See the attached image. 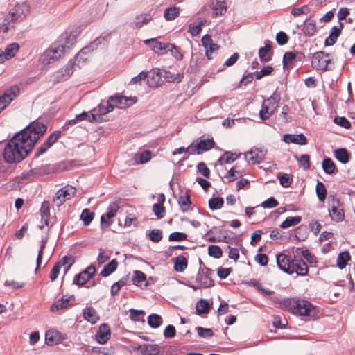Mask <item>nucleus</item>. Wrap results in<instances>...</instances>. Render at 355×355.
Returning <instances> with one entry per match:
<instances>
[{
	"label": "nucleus",
	"instance_id": "obj_37",
	"mask_svg": "<svg viewBox=\"0 0 355 355\" xmlns=\"http://www.w3.org/2000/svg\"><path fill=\"white\" fill-rule=\"evenodd\" d=\"M271 50V46L269 44H266L265 46L261 47L259 50V55L261 62H268L271 59V55L269 52Z\"/></svg>",
	"mask_w": 355,
	"mask_h": 355
},
{
	"label": "nucleus",
	"instance_id": "obj_12",
	"mask_svg": "<svg viewBox=\"0 0 355 355\" xmlns=\"http://www.w3.org/2000/svg\"><path fill=\"white\" fill-rule=\"evenodd\" d=\"M329 55L325 54L323 51H318L313 54L311 64L317 70H326L328 64L330 62Z\"/></svg>",
	"mask_w": 355,
	"mask_h": 355
},
{
	"label": "nucleus",
	"instance_id": "obj_4",
	"mask_svg": "<svg viewBox=\"0 0 355 355\" xmlns=\"http://www.w3.org/2000/svg\"><path fill=\"white\" fill-rule=\"evenodd\" d=\"M282 309H285L291 313L299 315L314 317L318 313V310L309 302L296 298L284 299L281 302Z\"/></svg>",
	"mask_w": 355,
	"mask_h": 355
},
{
	"label": "nucleus",
	"instance_id": "obj_19",
	"mask_svg": "<svg viewBox=\"0 0 355 355\" xmlns=\"http://www.w3.org/2000/svg\"><path fill=\"white\" fill-rule=\"evenodd\" d=\"M214 141L213 139H200L199 141L195 143L192 152L197 154H201L205 151L209 150L213 148Z\"/></svg>",
	"mask_w": 355,
	"mask_h": 355
},
{
	"label": "nucleus",
	"instance_id": "obj_24",
	"mask_svg": "<svg viewBox=\"0 0 355 355\" xmlns=\"http://www.w3.org/2000/svg\"><path fill=\"white\" fill-rule=\"evenodd\" d=\"M206 23V19L202 17H198L193 23L189 24V32L193 36L198 35Z\"/></svg>",
	"mask_w": 355,
	"mask_h": 355
},
{
	"label": "nucleus",
	"instance_id": "obj_8",
	"mask_svg": "<svg viewBox=\"0 0 355 355\" xmlns=\"http://www.w3.org/2000/svg\"><path fill=\"white\" fill-rule=\"evenodd\" d=\"M329 212L331 219L334 221H342L344 219V211L341 207L340 200L338 198L332 197L329 201Z\"/></svg>",
	"mask_w": 355,
	"mask_h": 355
},
{
	"label": "nucleus",
	"instance_id": "obj_33",
	"mask_svg": "<svg viewBox=\"0 0 355 355\" xmlns=\"http://www.w3.org/2000/svg\"><path fill=\"white\" fill-rule=\"evenodd\" d=\"M118 263L116 259H112L107 265L104 266L101 271V275L103 277H107L115 271L117 268Z\"/></svg>",
	"mask_w": 355,
	"mask_h": 355
},
{
	"label": "nucleus",
	"instance_id": "obj_42",
	"mask_svg": "<svg viewBox=\"0 0 355 355\" xmlns=\"http://www.w3.org/2000/svg\"><path fill=\"white\" fill-rule=\"evenodd\" d=\"M301 217L298 216L295 217H287L286 219L282 223L280 227L282 228L286 229L291 226L296 225L301 221Z\"/></svg>",
	"mask_w": 355,
	"mask_h": 355
},
{
	"label": "nucleus",
	"instance_id": "obj_43",
	"mask_svg": "<svg viewBox=\"0 0 355 355\" xmlns=\"http://www.w3.org/2000/svg\"><path fill=\"white\" fill-rule=\"evenodd\" d=\"M88 118H89V114L87 112H83L81 114L76 115L74 119L68 121L66 123V124H64V125L63 126V128L66 129V128H67V125H73L76 124V123H78V121H85V120L88 121Z\"/></svg>",
	"mask_w": 355,
	"mask_h": 355
},
{
	"label": "nucleus",
	"instance_id": "obj_9",
	"mask_svg": "<svg viewBox=\"0 0 355 355\" xmlns=\"http://www.w3.org/2000/svg\"><path fill=\"white\" fill-rule=\"evenodd\" d=\"M109 103H111L112 108L124 109L135 104L137 99L135 97H125L121 95L112 96L109 98Z\"/></svg>",
	"mask_w": 355,
	"mask_h": 355
},
{
	"label": "nucleus",
	"instance_id": "obj_18",
	"mask_svg": "<svg viewBox=\"0 0 355 355\" xmlns=\"http://www.w3.org/2000/svg\"><path fill=\"white\" fill-rule=\"evenodd\" d=\"M211 270L209 268H205L201 272H199L197 276V282L200 286L204 288H209L214 285V282L209 275Z\"/></svg>",
	"mask_w": 355,
	"mask_h": 355
},
{
	"label": "nucleus",
	"instance_id": "obj_2",
	"mask_svg": "<svg viewBox=\"0 0 355 355\" xmlns=\"http://www.w3.org/2000/svg\"><path fill=\"white\" fill-rule=\"evenodd\" d=\"M76 37L69 35L53 43L40 56V61L44 65L51 64L60 58L73 45Z\"/></svg>",
	"mask_w": 355,
	"mask_h": 355
},
{
	"label": "nucleus",
	"instance_id": "obj_61",
	"mask_svg": "<svg viewBox=\"0 0 355 355\" xmlns=\"http://www.w3.org/2000/svg\"><path fill=\"white\" fill-rule=\"evenodd\" d=\"M150 239L153 242H159L162 239V232L160 230H153L149 234Z\"/></svg>",
	"mask_w": 355,
	"mask_h": 355
},
{
	"label": "nucleus",
	"instance_id": "obj_39",
	"mask_svg": "<svg viewBox=\"0 0 355 355\" xmlns=\"http://www.w3.org/2000/svg\"><path fill=\"white\" fill-rule=\"evenodd\" d=\"M196 309L199 315L207 313L209 309V304L207 300L201 299L196 303Z\"/></svg>",
	"mask_w": 355,
	"mask_h": 355
},
{
	"label": "nucleus",
	"instance_id": "obj_38",
	"mask_svg": "<svg viewBox=\"0 0 355 355\" xmlns=\"http://www.w3.org/2000/svg\"><path fill=\"white\" fill-rule=\"evenodd\" d=\"M74 263V259L73 257L64 256L61 260L58 261L55 264L59 267L64 266V272L66 274L70 269L71 266Z\"/></svg>",
	"mask_w": 355,
	"mask_h": 355
},
{
	"label": "nucleus",
	"instance_id": "obj_51",
	"mask_svg": "<svg viewBox=\"0 0 355 355\" xmlns=\"http://www.w3.org/2000/svg\"><path fill=\"white\" fill-rule=\"evenodd\" d=\"M151 20V17L148 14L142 15L141 16H138L136 18L135 21V26L137 28H141L145 24H147Z\"/></svg>",
	"mask_w": 355,
	"mask_h": 355
},
{
	"label": "nucleus",
	"instance_id": "obj_46",
	"mask_svg": "<svg viewBox=\"0 0 355 355\" xmlns=\"http://www.w3.org/2000/svg\"><path fill=\"white\" fill-rule=\"evenodd\" d=\"M94 213L90 211L88 209H85L80 215V219L83 221L85 226H87L92 221Z\"/></svg>",
	"mask_w": 355,
	"mask_h": 355
},
{
	"label": "nucleus",
	"instance_id": "obj_47",
	"mask_svg": "<svg viewBox=\"0 0 355 355\" xmlns=\"http://www.w3.org/2000/svg\"><path fill=\"white\" fill-rule=\"evenodd\" d=\"M224 203L223 198L221 197L211 198L209 200V207L211 210L220 209Z\"/></svg>",
	"mask_w": 355,
	"mask_h": 355
},
{
	"label": "nucleus",
	"instance_id": "obj_36",
	"mask_svg": "<svg viewBox=\"0 0 355 355\" xmlns=\"http://www.w3.org/2000/svg\"><path fill=\"white\" fill-rule=\"evenodd\" d=\"M178 202L182 211L186 212L191 209L190 208L191 201L189 195L186 194L179 196Z\"/></svg>",
	"mask_w": 355,
	"mask_h": 355
},
{
	"label": "nucleus",
	"instance_id": "obj_25",
	"mask_svg": "<svg viewBox=\"0 0 355 355\" xmlns=\"http://www.w3.org/2000/svg\"><path fill=\"white\" fill-rule=\"evenodd\" d=\"M277 263L279 269L289 273L291 268V261L288 256L280 254L277 255Z\"/></svg>",
	"mask_w": 355,
	"mask_h": 355
},
{
	"label": "nucleus",
	"instance_id": "obj_28",
	"mask_svg": "<svg viewBox=\"0 0 355 355\" xmlns=\"http://www.w3.org/2000/svg\"><path fill=\"white\" fill-rule=\"evenodd\" d=\"M83 318L92 324H95L99 320L96 311L92 306L86 307L83 310Z\"/></svg>",
	"mask_w": 355,
	"mask_h": 355
},
{
	"label": "nucleus",
	"instance_id": "obj_5",
	"mask_svg": "<svg viewBox=\"0 0 355 355\" xmlns=\"http://www.w3.org/2000/svg\"><path fill=\"white\" fill-rule=\"evenodd\" d=\"M144 44L148 45L155 53L159 55H164L171 51L176 58L179 59L182 57L176 46L171 43H162L154 38L146 40Z\"/></svg>",
	"mask_w": 355,
	"mask_h": 355
},
{
	"label": "nucleus",
	"instance_id": "obj_14",
	"mask_svg": "<svg viewBox=\"0 0 355 355\" xmlns=\"http://www.w3.org/2000/svg\"><path fill=\"white\" fill-rule=\"evenodd\" d=\"M162 71L159 69H154L147 73V85L152 88L157 87L163 83Z\"/></svg>",
	"mask_w": 355,
	"mask_h": 355
},
{
	"label": "nucleus",
	"instance_id": "obj_16",
	"mask_svg": "<svg viewBox=\"0 0 355 355\" xmlns=\"http://www.w3.org/2000/svg\"><path fill=\"white\" fill-rule=\"evenodd\" d=\"M308 271L307 265L302 259H295L291 261V268L288 274L296 273L297 275L304 276Z\"/></svg>",
	"mask_w": 355,
	"mask_h": 355
},
{
	"label": "nucleus",
	"instance_id": "obj_62",
	"mask_svg": "<svg viewBox=\"0 0 355 355\" xmlns=\"http://www.w3.org/2000/svg\"><path fill=\"white\" fill-rule=\"evenodd\" d=\"M153 212L158 218H162L164 216L165 209L161 203H156L153 207Z\"/></svg>",
	"mask_w": 355,
	"mask_h": 355
},
{
	"label": "nucleus",
	"instance_id": "obj_10",
	"mask_svg": "<svg viewBox=\"0 0 355 355\" xmlns=\"http://www.w3.org/2000/svg\"><path fill=\"white\" fill-rule=\"evenodd\" d=\"M112 111V105L109 103V100H107L106 104L101 103L97 108L92 110V114H89L88 121L90 122L100 121L102 120L103 116Z\"/></svg>",
	"mask_w": 355,
	"mask_h": 355
},
{
	"label": "nucleus",
	"instance_id": "obj_48",
	"mask_svg": "<svg viewBox=\"0 0 355 355\" xmlns=\"http://www.w3.org/2000/svg\"><path fill=\"white\" fill-rule=\"evenodd\" d=\"M315 190L319 200L324 201L327 196V189L324 184L321 182H318Z\"/></svg>",
	"mask_w": 355,
	"mask_h": 355
},
{
	"label": "nucleus",
	"instance_id": "obj_60",
	"mask_svg": "<svg viewBox=\"0 0 355 355\" xmlns=\"http://www.w3.org/2000/svg\"><path fill=\"white\" fill-rule=\"evenodd\" d=\"M241 175V173L237 171L236 167H233L227 172L226 178H228L229 182H232L240 178Z\"/></svg>",
	"mask_w": 355,
	"mask_h": 355
},
{
	"label": "nucleus",
	"instance_id": "obj_34",
	"mask_svg": "<svg viewBox=\"0 0 355 355\" xmlns=\"http://www.w3.org/2000/svg\"><path fill=\"white\" fill-rule=\"evenodd\" d=\"M322 167L324 171L329 175L333 174L336 169L334 162L329 157H326L323 159Z\"/></svg>",
	"mask_w": 355,
	"mask_h": 355
},
{
	"label": "nucleus",
	"instance_id": "obj_17",
	"mask_svg": "<svg viewBox=\"0 0 355 355\" xmlns=\"http://www.w3.org/2000/svg\"><path fill=\"white\" fill-rule=\"evenodd\" d=\"M95 272V267L93 266H89L85 270L76 276L74 282L78 285L83 286L94 275Z\"/></svg>",
	"mask_w": 355,
	"mask_h": 355
},
{
	"label": "nucleus",
	"instance_id": "obj_6",
	"mask_svg": "<svg viewBox=\"0 0 355 355\" xmlns=\"http://www.w3.org/2000/svg\"><path fill=\"white\" fill-rule=\"evenodd\" d=\"M281 97L280 94L275 91L268 98L263 101L259 116L261 120L268 119L278 107Z\"/></svg>",
	"mask_w": 355,
	"mask_h": 355
},
{
	"label": "nucleus",
	"instance_id": "obj_3",
	"mask_svg": "<svg viewBox=\"0 0 355 355\" xmlns=\"http://www.w3.org/2000/svg\"><path fill=\"white\" fill-rule=\"evenodd\" d=\"M28 12L27 4H17L4 17L0 18V42L6 38L8 30L12 26V23L22 21Z\"/></svg>",
	"mask_w": 355,
	"mask_h": 355
},
{
	"label": "nucleus",
	"instance_id": "obj_45",
	"mask_svg": "<svg viewBox=\"0 0 355 355\" xmlns=\"http://www.w3.org/2000/svg\"><path fill=\"white\" fill-rule=\"evenodd\" d=\"M148 323L153 328L159 327L162 323V318L157 314H151L148 318Z\"/></svg>",
	"mask_w": 355,
	"mask_h": 355
},
{
	"label": "nucleus",
	"instance_id": "obj_58",
	"mask_svg": "<svg viewBox=\"0 0 355 355\" xmlns=\"http://www.w3.org/2000/svg\"><path fill=\"white\" fill-rule=\"evenodd\" d=\"M296 55L293 52H286L284 55L283 58V65L284 67H286L293 63V62L295 60Z\"/></svg>",
	"mask_w": 355,
	"mask_h": 355
},
{
	"label": "nucleus",
	"instance_id": "obj_53",
	"mask_svg": "<svg viewBox=\"0 0 355 355\" xmlns=\"http://www.w3.org/2000/svg\"><path fill=\"white\" fill-rule=\"evenodd\" d=\"M237 158H238V155L236 153L226 152L220 158L219 161L221 163H232L234 160H236Z\"/></svg>",
	"mask_w": 355,
	"mask_h": 355
},
{
	"label": "nucleus",
	"instance_id": "obj_55",
	"mask_svg": "<svg viewBox=\"0 0 355 355\" xmlns=\"http://www.w3.org/2000/svg\"><path fill=\"white\" fill-rule=\"evenodd\" d=\"M187 239V235L183 232H174L170 234L168 240L170 241H182Z\"/></svg>",
	"mask_w": 355,
	"mask_h": 355
},
{
	"label": "nucleus",
	"instance_id": "obj_57",
	"mask_svg": "<svg viewBox=\"0 0 355 355\" xmlns=\"http://www.w3.org/2000/svg\"><path fill=\"white\" fill-rule=\"evenodd\" d=\"M198 334L200 337H212L214 336V332L211 329L209 328H203L201 327H198L196 328Z\"/></svg>",
	"mask_w": 355,
	"mask_h": 355
},
{
	"label": "nucleus",
	"instance_id": "obj_63",
	"mask_svg": "<svg viewBox=\"0 0 355 355\" xmlns=\"http://www.w3.org/2000/svg\"><path fill=\"white\" fill-rule=\"evenodd\" d=\"M272 71L273 68L272 67L266 66L264 68H263L260 71L256 72L254 75L256 78L257 80H259L265 76L270 75Z\"/></svg>",
	"mask_w": 355,
	"mask_h": 355
},
{
	"label": "nucleus",
	"instance_id": "obj_40",
	"mask_svg": "<svg viewBox=\"0 0 355 355\" xmlns=\"http://www.w3.org/2000/svg\"><path fill=\"white\" fill-rule=\"evenodd\" d=\"M19 45L17 43H12L8 45L3 51L4 55H6L7 60H9L15 56V53L19 50Z\"/></svg>",
	"mask_w": 355,
	"mask_h": 355
},
{
	"label": "nucleus",
	"instance_id": "obj_1",
	"mask_svg": "<svg viewBox=\"0 0 355 355\" xmlns=\"http://www.w3.org/2000/svg\"><path fill=\"white\" fill-rule=\"evenodd\" d=\"M46 129L44 123L35 121L17 133L4 148L5 161L8 163H14L24 159Z\"/></svg>",
	"mask_w": 355,
	"mask_h": 355
},
{
	"label": "nucleus",
	"instance_id": "obj_35",
	"mask_svg": "<svg viewBox=\"0 0 355 355\" xmlns=\"http://www.w3.org/2000/svg\"><path fill=\"white\" fill-rule=\"evenodd\" d=\"M180 8L172 6L165 10L164 17L167 21L174 20L180 15Z\"/></svg>",
	"mask_w": 355,
	"mask_h": 355
},
{
	"label": "nucleus",
	"instance_id": "obj_59",
	"mask_svg": "<svg viewBox=\"0 0 355 355\" xmlns=\"http://www.w3.org/2000/svg\"><path fill=\"white\" fill-rule=\"evenodd\" d=\"M334 121L336 124L348 129L351 126L350 122L344 116H336L334 118Z\"/></svg>",
	"mask_w": 355,
	"mask_h": 355
},
{
	"label": "nucleus",
	"instance_id": "obj_13",
	"mask_svg": "<svg viewBox=\"0 0 355 355\" xmlns=\"http://www.w3.org/2000/svg\"><path fill=\"white\" fill-rule=\"evenodd\" d=\"M119 207V204L116 202H112L110 204L106 213L101 217V227L103 229L108 227L112 223L111 219L116 216Z\"/></svg>",
	"mask_w": 355,
	"mask_h": 355
},
{
	"label": "nucleus",
	"instance_id": "obj_56",
	"mask_svg": "<svg viewBox=\"0 0 355 355\" xmlns=\"http://www.w3.org/2000/svg\"><path fill=\"white\" fill-rule=\"evenodd\" d=\"M46 242H47V237H45V238L42 239L41 242H40V250H39V252H38V255H37V268H36V270H37L39 268V267L40 266V264H41V262H42V255H43V253H44V250L45 248Z\"/></svg>",
	"mask_w": 355,
	"mask_h": 355
},
{
	"label": "nucleus",
	"instance_id": "obj_15",
	"mask_svg": "<svg viewBox=\"0 0 355 355\" xmlns=\"http://www.w3.org/2000/svg\"><path fill=\"white\" fill-rule=\"evenodd\" d=\"M266 154V150L254 148L248 151L245 154V157L249 164H255L260 163L264 159Z\"/></svg>",
	"mask_w": 355,
	"mask_h": 355
},
{
	"label": "nucleus",
	"instance_id": "obj_41",
	"mask_svg": "<svg viewBox=\"0 0 355 355\" xmlns=\"http://www.w3.org/2000/svg\"><path fill=\"white\" fill-rule=\"evenodd\" d=\"M151 159V153L149 150H145L135 156V160L137 164H144Z\"/></svg>",
	"mask_w": 355,
	"mask_h": 355
},
{
	"label": "nucleus",
	"instance_id": "obj_50",
	"mask_svg": "<svg viewBox=\"0 0 355 355\" xmlns=\"http://www.w3.org/2000/svg\"><path fill=\"white\" fill-rule=\"evenodd\" d=\"M208 254L211 257L219 259L223 255V251L219 246L211 245L208 248Z\"/></svg>",
	"mask_w": 355,
	"mask_h": 355
},
{
	"label": "nucleus",
	"instance_id": "obj_54",
	"mask_svg": "<svg viewBox=\"0 0 355 355\" xmlns=\"http://www.w3.org/2000/svg\"><path fill=\"white\" fill-rule=\"evenodd\" d=\"M219 46L216 44L206 48L205 55L208 60L213 59L218 53Z\"/></svg>",
	"mask_w": 355,
	"mask_h": 355
},
{
	"label": "nucleus",
	"instance_id": "obj_30",
	"mask_svg": "<svg viewBox=\"0 0 355 355\" xmlns=\"http://www.w3.org/2000/svg\"><path fill=\"white\" fill-rule=\"evenodd\" d=\"M303 32L307 36H313L317 31L316 22L313 19H307L304 21Z\"/></svg>",
	"mask_w": 355,
	"mask_h": 355
},
{
	"label": "nucleus",
	"instance_id": "obj_11",
	"mask_svg": "<svg viewBox=\"0 0 355 355\" xmlns=\"http://www.w3.org/2000/svg\"><path fill=\"white\" fill-rule=\"evenodd\" d=\"M19 94V88L13 85L6 89L0 96V112L4 110Z\"/></svg>",
	"mask_w": 355,
	"mask_h": 355
},
{
	"label": "nucleus",
	"instance_id": "obj_29",
	"mask_svg": "<svg viewBox=\"0 0 355 355\" xmlns=\"http://www.w3.org/2000/svg\"><path fill=\"white\" fill-rule=\"evenodd\" d=\"M174 263V269L176 272H182L187 267L188 261L186 257L180 255L173 259Z\"/></svg>",
	"mask_w": 355,
	"mask_h": 355
},
{
	"label": "nucleus",
	"instance_id": "obj_31",
	"mask_svg": "<svg viewBox=\"0 0 355 355\" xmlns=\"http://www.w3.org/2000/svg\"><path fill=\"white\" fill-rule=\"evenodd\" d=\"M69 298H60L56 300L51 306V312H56L67 309L69 306Z\"/></svg>",
	"mask_w": 355,
	"mask_h": 355
},
{
	"label": "nucleus",
	"instance_id": "obj_44",
	"mask_svg": "<svg viewBox=\"0 0 355 355\" xmlns=\"http://www.w3.org/2000/svg\"><path fill=\"white\" fill-rule=\"evenodd\" d=\"M349 259L350 255L347 252L340 253L337 258V266L340 269H343L346 266L347 263L349 260Z\"/></svg>",
	"mask_w": 355,
	"mask_h": 355
},
{
	"label": "nucleus",
	"instance_id": "obj_26",
	"mask_svg": "<svg viewBox=\"0 0 355 355\" xmlns=\"http://www.w3.org/2000/svg\"><path fill=\"white\" fill-rule=\"evenodd\" d=\"M343 28V24L340 23L339 26H334L331 29L329 37L325 40L326 46H331L335 44Z\"/></svg>",
	"mask_w": 355,
	"mask_h": 355
},
{
	"label": "nucleus",
	"instance_id": "obj_20",
	"mask_svg": "<svg viewBox=\"0 0 355 355\" xmlns=\"http://www.w3.org/2000/svg\"><path fill=\"white\" fill-rule=\"evenodd\" d=\"M283 141L286 144H295L298 145H306L307 144L306 137L302 134H286L283 137Z\"/></svg>",
	"mask_w": 355,
	"mask_h": 355
},
{
	"label": "nucleus",
	"instance_id": "obj_22",
	"mask_svg": "<svg viewBox=\"0 0 355 355\" xmlns=\"http://www.w3.org/2000/svg\"><path fill=\"white\" fill-rule=\"evenodd\" d=\"M99 44L100 40L99 39H97L94 40L93 42H92L89 45L83 48L80 50V51L77 54L76 57V62H77L78 64H80L81 60H83V62H85L86 60H87V58H85L84 55L96 49Z\"/></svg>",
	"mask_w": 355,
	"mask_h": 355
},
{
	"label": "nucleus",
	"instance_id": "obj_52",
	"mask_svg": "<svg viewBox=\"0 0 355 355\" xmlns=\"http://www.w3.org/2000/svg\"><path fill=\"white\" fill-rule=\"evenodd\" d=\"M146 280L145 274L139 270H135L133 272V276L132 277V281L133 284L137 286H139L141 283Z\"/></svg>",
	"mask_w": 355,
	"mask_h": 355
},
{
	"label": "nucleus",
	"instance_id": "obj_49",
	"mask_svg": "<svg viewBox=\"0 0 355 355\" xmlns=\"http://www.w3.org/2000/svg\"><path fill=\"white\" fill-rule=\"evenodd\" d=\"M299 162V164L304 168L308 170L310 168V157L306 154L302 155L300 157H295Z\"/></svg>",
	"mask_w": 355,
	"mask_h": 355
},
{
	"label": "nucleus",
	"instance_id": "obj_7",
	"mask_svg": "<svg viewBox=\"0 0 355 355\" xmlns=\"http://www.w3.org/2000/svg\"><path fill=\"white\" fill-rule=\"evenodd\" d=\"M76 189L71 186H66L59 189L53 198V202L57 207L61 206L67 200L71 198L76 193Z\"/></svg>",
	"mask_w": 355,
	"mask_h": 355
},
{
	"label": "nucleus",
	"instance_id": "obj_64",
	"mask_svg": "<svg viewBox=\"0 0 355 355\" xmlns=\"http://www.w3.org/2000/svg\"><path fill=\"white\" fill-rule=\"evenodd\" d=\"M162 72L164 73V78L168 82H180L181 80L182 76L180 74L174 75L166 71H162Z\"/></svg>",
	"mask_w": 355,
	"mask_h": 355
},
{
	"label": "nucleus",
	"instance_id": "obj_27",
	"mask_svg": "<svg viewBox=\"0 0 355 355\" xmlns=\"http://www.w3.org/2000/svg\"><path fill=\"white\" fill-rule=\"evenodd\" d=\"M46 343L49 345H53L62 340V334L55 329H50L45 334Z\"/></svg>",
	"mask_w": 355,
	"mask_h": 355
},
{
	"label": "nucleus",
	"instance_id": "obj_32",
	"mask_svg": "<svg viewBox=\"0 0 355 355\" xmlns=\"http://www.w3.org/2000/svg\"><path fill=\"white\" fill-rule=\"evenodd\" d=\"M335 157L341 163L346 164L349 160V154L347 149L341 148L334 150Z\"/></svg>",
	"mask_w": 355,
	"mask_h": 355
},
{
	"label": "nucleus",
	"instance_id": "obj_21",
	"mask_svg": "<svg viewBox=\"0 0 355 355\" xmlns=\"http://www.w3.org/2000/svg\"><path fill=\"white\" fill-rule=\"evenodd\" d=\"M110 338V329L106 324H103L99 327V329L96 334V340L100 344H105Z\"/></svg>",
	"mask_w": 355,
	"mask_h": 355
},
{
	"label": "nucleus",
	"instance_id": "obj_23",
	"mask_svg": "<svg viewBox=\"0 0 355 355\" xmlns=\"http://www.w3.org/2000/svg\"><path fill=\"white\" fill-rule=\"evenodd\" d=\"M213 10V16L223 15L227 11V4L223 0H213L210 5Z\"/></svg>",
	"mask_w": 355,
	"mask_h": 355
}]
</instances>
